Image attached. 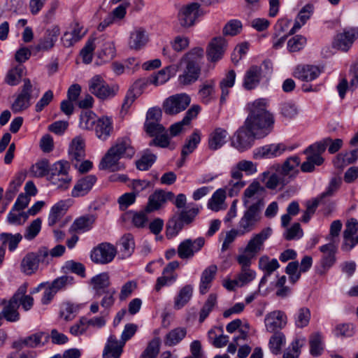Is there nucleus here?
<instances>
[{"label":"nucleus","mask_w":358,"mask_h":358,"mask_svg":"<svg viewBox=\"0 0 358 358\" xmlns=\"http://www.w3.org/2000/svg\"><path fill=\"white\" fill-rule=\"evenodd\" d=\"M299 266V262L293 261L288 263L285 268V273L289 275V280L292 284L296 282L301 278V273Z\"/></svg>","instance_id":"774afa93"},{"label":"nucleus","mask_w":358,"mask_h":358,"mask_svg":"<svg viewBox=\"0 0 358 358\" xmlns=\"http://www.w3.org/2000/svg\"><path fill=\"white\" fill-rule=\"evenodd\" d=\"M125 343L119 341L114 335H110L103 352V358H120Z\"/></svg>","instance_id":"cd10ccee"},{"label":"nucleus","mask_w":358,"mask_h":358,"mask_svg":"<svg viewBox=\"0 0 358 358\" xmlns=\"http://www.w3.org/2000/svg\"><path fill=\"white\" fill-rule=\"evenodd\" d=\"M27 284L24 283L21 285L13 295H17L16 303L18 306H22V308L25 310H29L34 305V298L31 295H27Z\"/></svg>","instance_id":"ea45409f"},{"label":"nucleus","mask_w":358,"mask_h":358,"mask_svg":"<svg viewBox=\"0 0 358 358\" xmlns=\"http://www.w3.org/2000/svg\"><path fill=\"white\" fill-rule=\"evenodd\" d=\"M285 336L282 332L273 333L269 340V348L274 355L280 353L282 346L285 344Z\"/></svg>","instance_id":"4d7b16f0"},{"label":"nucleus","mask_w":358,"mask_h":358,"mask_svg":"<svg viewBox=\"0 0 358 358\" xmlns=\"http://www.w3.org/2000/svg\"><path fill=\"white\" fill-rule=\"evenodd\" d=\"M310 317L311 313L308 308H299L294 315V320L296 327L303 329L307 327L309 324Z\"/></svg>","instance_id":"de8ad7c7"},{"label":"nucleus","mask_w":358,"mask_h":358,"mask_svg":"<svg viewBox=\"0 0 358 358\" xmlns=\"http://www.w3.org/2000/svg\"><path fill=\"white\" fill-rule=\"evenodd\" d=\"M136 150L131 145V141L129 138H118L102 158L99 164V169L117 171L124 168L120 164L121 158H132Z\"/></svg>","instance_id":"f03ea898"},{"label":"nucleus","mask_w":358,"mask_h":358,"mask_svg":"<svg viewBox=\"0 0 358 358\" xmlns=\"http://www.w3.org/2000/svg\"><path fill=\"white\" fill-rule=\"evenodd\" d=\"M199 213L198 206L188 207L180 212L175 213L168 220L166 225V236L168 239H172L178 235L185 225H189L194 222Z\"/></svg>","instance_id":"20e7f679"},{"label":"nucleus","mask_w":358,"mask_h":358,"mask_svg":"<svg viewBox=\"0 0 358 358\" xmlns=\"http://www.w3.org/2000/svg\"><path fill=\"white\" fill-rule=\"evenodd\" d=\"M217 271V267L215 264L208 266L203 271L199 283V292L201 294H205L208 292L215 279Z\"/></svg>","instance_id":"7c9ffc66"},{"label":"nucleus","mask_w":358,"mask_h":358,"mask_svg":"<svg viewBox=\"0 0 358 358\" xmlns=\"http://www.w3.org/2000/svg\"><path fill=\"white\" fill-rule=\"evenodd\" d=\"M42 220L36 218L26 228L24 237L27 241L34 239L41 230Z\"/></svg>","instance_id":"e2e57ef3"},{"label":"nucleus","mask_w":358,"mask_h":358,"mask_svg":"<svg viewBox=\"0 0 358 358\" xmlns=\"http://www.w3.org/2000/svg\"><path fill=\"white\" fill-rule=\"evenodd\" d=\"M264 203L262 199H258L255 202L245 206L244 210L241 217L237 228L246 235L256 229L262 218V210Z\"/></svg>","instance_id":"39448f33"},{"label":"nucleus","mask_w":358,"mask_h":358,"mask_svg":"<svg viewBox=\"0 0 358 358\" xmlns=\"http://www.w3.org/2000/svg\"><path fill=\"white\" fill-rule=\"evenodd\" d=\"M217 302V296L214 294H210L206 301L205 302L203 306L201 309L199 313V322H203L207 317L209 315L210 313L213 309Z\"/></svg>","instance_id":"0e129e2a"},{"label":"nucleus","mask_w":358,"mask_h":358,"mask_svg":"<svg viewBox=\"0 0 358 358\" xmlns=\"http://www.w3.org/2000/svg\"><path fill=\"white\" fill-rule=\"evenodd\" d=\"M215 84L213 80H208L200 85L198 95L203 103L208 104L215 99Z\"/></svg>","instance_id":"79ce46f5"},{"label":"nucleus","mask_w":358,"mask_h":358,"mask_svg":"<svg viewBox=\"0 0 358 358\" xmlns=\"http://www.w3.org/2000/svg\"><path fill=\"white\" fill-rule=\"evenodd\" d=\"M94 129L96 136L102 141L107 140L113 131V122L111 117L103 116L97 119Z\"/></svg>","instance_id":"b1692460"},{"label":"nucleus","mask_w":358,"mask_h":358,"mask_svg":"<svg viewBox=\"0 0 358 358\" xmlns=\"http://www.w3.org/2000/svg\"><path fill=\"white\" fill-rule=\"evenodd\" d=\"M205 13L206 12L199 3L192 2L183 5L179 8L177 18L182 27L189 28L194 26Z\"/></svg>","instance_id":"6e6552de"},{"label":"nucleus","mask_w":358,"mask_h":358,"mask_svg":"<svg viewBox=\"0 0 358 358\" xmlns=\"http://www.w3.org/2000/svg\"><path fill=\"white\" fill-rule=\"evenodd\" d=\"M358 38V29H345L343 32L336 35L334 47L343 52H347L352 47L355 41Z\"/></svg>","instance_id":"aec40b11"},{"label":"nucleus","mask_w":358,"mask_h":358,"mask_svg":"<svg viewBox=\"0 0 358 358\" xmlns=\"http://www.w3.org/2000/svg\"><path fill=\"white\" fill-rule=\"evenodd\" d=\"M323 72V67L310 64H300L294 69V78L304 82H311L317 79Z\"/></svg>","instance_id":"6ab92c4d"},{"label":"nucleus","mask_w":358,"mask_h":358,"mask_svg":"<svg viewBox=\"0 0 358 358\" xmlns=\"http://www.w3.org/2000/svg\"><path fill=\"white\" fill-rule=\"evenodd\" d=\"M141 93L140 83L138 82L134 83L125 95L122 105V110L127 112Z\"/></svg>","instance_id":"8fccbe9b"},{"label":"nucleus","mask_w":358,"mask_h":358,"mask_svg":"<svg viewBox=\"0 0 358 358\" xmlns=\"http://www.w3.org/2000/svg\"><path fill=\"white\" fill-rule=\"evenodd\" d=\"M191 102L190 96L185 93L170 96L163 103L164 113L169 115H176L185 110Z\"/></svg>","instance_id":"9b49d317"},{"label":"nucleus","mask_w":358,"mask_h":358,"mask_svg":"<svg viewBox=\"0 0 358 358\" xmlns=\"http://www.w3.org/2000/svg\"><path fill=\"white\" fill-rule=\"evenodd\" d=\"M69 171V162L66 160H59L50 166L48 180L57 188L68 189L72 180Z\"/></svg>","instance_id":"0eeeda50"},{"label":"nucleus","mask_w":358,"mask_h":358,"mask_svg":"<svg viewBox=\"0 0 358 358\" xmlns=\"http://www.w3.org/2000/svg\"><path fill=\"white\" fill-rule=\"evenodd\" d=\"M89 90L100 99L113 97L117 89L110 86L100 75L93 76L89 82Z\"/></svg>","instance_id":"ddd939ff"},{"label":"nucleus","mask_w":358,"mask_h":358,"mask_svg":"<svg viewBox=\"0 0 358 358\" xmlns=\"http://www.w3.org/2000/svg\"><path fill=\"white\" fill-rule=\"evenodd\" d=\"M85 141L80 137L74 138L69 148V158L72 164L83 160L85 157Z\"/></svg>","instance_id":"c85d7f7f"},{"label":"nucleus","mask_w":358,"mask_h":358,"mask_svg":"<svg viewBox=\"0 0 358 358\" xmlns=\"http://www.w3.org/2000/svg\"><path fill=\"white\" fill-rule=\"evenodd\" d=\"M287 323V316L286 313L280 310L267 313L264 318L266 329L270 333L281 332L280 330L285 327Z\"/></svg>","instance_id":"f3484780"},{"label":"nucleus","mask_w":358,"mask_h":358,"mask_svg":"<svg viewBox=\"0 0 358 358\" xmlns=\"http://www.w3.org/2000/svg\"><path fill=\"white\" fill-rule=\"evenodd\" d=\"M120 253L122 259L129 257L134 251L135 243L131 234L124 235L120 240Z\"/></svg>","instance_id":"a18cd8bd"},{"label":"nucleus","mask_w":358,"mask_h":358,"mask_svg":"<svg viewBox=\"0 0 358 358\" xmlns=\"http://www.w3.org/2000/svg\"><path fill=\"white\" fill-rule=\"evenodd\" d=\"M265 193V187L262 186L258 181H253L245 190L243 196V205L247 206L250 204V199L253 197H256L258 199H261L260 196H262ZM263 201V199H262Z\"/></svg>","instance_id":"a19ab883"},{"label":"nucleus","mask_w":358,"mask_h":358,"mask_svg":"<svg viewBox=\"0 0 358 358\" xmlns=\"http://www.w3.org/2000/svg\"><path fill=\"white\" fill-rule=\"evenodd\" d=\"M280 267V264L276 259H271L266 256H262L259 259V268L264 271L266 275H271L273 272Z\"/></svg>","instance_id":"603ef678"},{"label":"nucleus","mask_w":358,"mask_h":358,"mask_svg":"<svg viewBox=\"0 0 358 358\" xmlns=\"http://www.w3.org/2000/svg\"><path fill=\"white\" fill-rule=\"evenodd\" d=\"M255 138H258L257 134L244 122L233 136L231 144L238 151L243 152L252 146Z\"/></svg>","instance_id":"9d476101"},{"label":"nucleus","mask_w":358,"mask_h":358,"mask_svg":"<svg viewBox=\"0 0 358 358\" xmlns=\"http://www.w3.org/2000/svg\"><path fill=\"white\" fill-rule=\"evenodd\" d=\"M60 34V28L58 25H53L48 28L42 38L40 39L36 49L40 50H49L54 47Z\"/></svg>","instance_id":"5701e85b"},{"label":"nucleus","mask_w":358,"mask_h":358,"mask_svg":"<svg viewBox=\"0 0 358 358\" xmlns=\"http://www.w3.org/2000/svg\"><path fill=\"white\" fill-rule=\"evenodd\" d=\"M262 180L265 187L269 189H275L278 185H285L289 183V180L285 178L278 169L275 173L264 172Z\"/></svg>","instance_id":"c756f323"},{"label":"nucleus","mask_w":358,"mask_h":358,"mask_svg":"<svg viewBox=\"0 0 358 358\" xmlns=\"http://www.w3.org/2000/svg\"><path fill=\"white\" fill-rule=\"evenodd\" d=\"M32 91L33 85L31 80L29 78L24 79L20 92L17 94L11 106V109L14 113H20L31 106Z\"/></svg>","instance_id":"f8f14e48"},{"label":"nucleus","mask_w":358,"mask_h":358,"mask_svg":"<svg viewBox=\"0 0 358 358\" xmlns=\"http://www.w3.org/2000/svg\"><path fill=\"white\" fill-rule=\"evenodd\" d=\"M148 41V36L145 31L142 28H138L131 33L129 45L131 49L140 50L145 45Z\"/></svg>","instance_id":"37998d69"},{"label":"nucleus","mask_w":358,"mask_h":358,"mask_svg":"<svg viewBox=\"0 0 358 358\" xmlns=\"http://www.w3.org/2000/svg\"><path fill=\"white\" fill-rule=\"evenodd\" d=\"M314 12V6L310 3L306 4L299 12L292 28L289 31V35L294 34L310 18Z\"/></svg>","instance_id":"473e14b6"},{"label":"nucleus","mask_w":358,"mask_h":358,"mask_svg":"<svg viewBox=\"0 0 358 358\" xmlns=\"http://www.w3.org/2000/svg\"><path fill=\"white\" fill-rule=\"evenodd\" d=\"M262 69L259 66H250L245 73L243 86L247 90L255 89L262 79Z\"/></svg>","instance_id":"a878e982"},{"label":"nucleus","mask_w":358,"mask_h":358,"mask_svg":"<svg viewBox=\"0 0 358 358\" xmlns=\"http://www.w3.org/2000/svg\"><path fill=\"white\" fill-rule=\"evenodd\" d=\"M280 113L286 120H292L298 114V109L295 103L287 101L280 104Z\"/></svg>","instance_id":"052dcab7"},{"label":"nucleus","mask_w":358,"mask_h":358,"mask_svg":"<svg viewBox=\"0 0 358 358\" xmlns=\"http://www.w3.org/2000/svg\"><path fill=\"white\" fill-rule=\"evenodd\" d=\"M117 250L113 245L102 243L92 251L91 259L94 263L106 264L114 259Z\"/></svg>","instance_id":"dca6fc26"},{"label":"nucleus","mask_w":358,"mask_h":358,"mask_svg":"<svg viewBox=\"0 0 358 358\" xmlns=\"http://www.w3.org/2000/svg\"><path fill=\"white\" fill-rule=\"evenodd\" d=\"M226 198V192L223 189H217L213 194L211 199L208 203V206L213 211H218L221 208V205L224 203Z\"/></svg>","instance_id":"bf43d9fd"},{"label":"nucleus","mask_w":358,"mask_h":358,"mask_svg":"<svg viewBox=\"0 0 358 358\" xmlns=\"http://www.w3.org/2000/svg\"><path fill=\"white\" fill-rule=\"evenodd\" d=\"M193 287L191 285H186L180 288L173 300V308L176 310H180L185 307L192 297Z\"/></svg>","instance_id":"58836bf2"},{"label":"nucleus","mask_w":358,"mask_h":358,"mask_svg":"<svg viewBox=\"0 0 358 358\" xmlns=\"http://www.w3.org/2000/svg\"><path fill=\"white\" fill-rule=\"evenodd\" d=\"M48 335L40 331L24 338V342L26 347L34 348L43 345L45 343L48 342Z\"/></svg>","instance_id":"5fc2aeb1"},{"label":"nucleus","mask_w":358,"mask_h":358,"mask_svg":"<svg viewBox=\"0 0 358 358\" xmlns=\"http://www.w3.org/2000/svg\"><path fill=\"white\" fill-rule=\"evenodd\" d=\"M227 47L225 39L221 36L212 39L207 48V57L210 62H215L224 55Z\"/></svg>","instance_id":"4be33fe9"},{"label":"nucleus","mask_w":358,"mask_h":358,"mask_svg":"<svg viewBox=\"0 0 358 358\" xmlns=\"http://www.w3.org/2000/svg\"><path fill=\"white\" fill-rule=\"evenodd\" d=\"M156 159V155L147 150L141 159L136 161V168L141 171H147L155 162Z\"/></svg>","instance_id":"680f3d73"},{"label":"nucleus","mask_w":358,"mask_h":358,"mask_svg":"<svg viewBox=\"0 0 358 358\" xmlns=\"http://www.w3.org/2000/svg\"><path fill=\"white\" fill-rule=\"evenodd\" d=\"M266 99H259L249 105V113L245 120V126L252 129L258 138L267 136L272 130L274 118L267 110Z\"/></svg>","instance_id":"f257e3e1"},{"label":"nucleus","mask_w":358,"mask_h":358,"mask_svg":"<svg viewBox=\"0 0 358 358\" xmlns=\"http://www.w3.org/2000/svg\"><path fill=\"white\" fill-rule=\"evenodd\" d=\"M96 120V115L92 110L82 111L80 115L79 127L83 129H92Z\"/></svg>","instance_id":"6e6d98bb"},{"label":"nucleus","mask_w":358,"mask_h":358,"mask_svg":"<svg viewBox=\"0 0 358 358\" xmlns=\"http://www.w3.org/2000/svg\"><path fill=\"white\" fill-rule=\"evenodd\" d=\"M178 274L165 273V271L163 270L162 275L156 280L154 290L157 293L160 292L164 287H170L173 285L178 280Z\"/></svg>","instance_id":"3c124183"},{"label":"nucleus","mask_w":358,"mask_h":358,"mask_svg":"<svg viewBox=\"0 0 358 358\" xmlns=\"http://www.w3.org/2000/svg\"><path fill=\"white\" fill-rule=\"evenodd\" d=\"M236 261L241 266V271L237 274V278L243 287L253 281L257 275L255 270L250 268L252 261L246 256L238 255Z\"/></svg>","instance_id":"a211bd4d"},{"label":"nucleus","mask_w":358,"mask_h":358,"mask_svg":"<svg viewBox=\"0 0 358 358\" xmlns=\"http://www.w3.org/2000/svg\"><path fill=\"white\" fill-rule=\"evenodd\" d=\"M272 233L273 230L271 227H266L259 233L253 234L245 247L243 252L239 255L246 256L252 262V259L264 250V243Z\"/></svg>","instance_id":"1a4fd4ad"},{"label":"nucleus","mask_w":358,"mask_h":358,"mask_svg":"<svg viewBox=\"0 0 358 358\" xmlns=\"http://www.w3.org/2000/svg\"><path fill=\"white\" fill-rule=\"evenodd\" d=\"M331 141L330 138H326L321 141L309 145L303 152L307 155L306 161L301 164V170L303 173H310L315 170V166H320L324 162L322 154L326 150L327 144Z\"/></svg>","instance_id":"423d86ee"},{"label":"nucleus","mask_w":358,"mask_h":358,"mask_svg":"<svg viewBox=\"0 0 358 358\" xmlns=\"http://www.w3.org/2000/svg\"><path fill=\"white\" fill-rule=\"evenodd\" d=\"M174 197L175 195L172 192H166L161 189H156L149 196L145 210L150 213L157 211L164 208L168 201H173Z\"/></svg>","instance_id":"2eb2a0df"},{"label":"nucleus","mask_w":358,"mask_h":358,"mask_svg":"<svg viewBox=\"0 0 358 358\" xmlns=\"http://www.w3.org/2000/svg\"><path fill=\"white\" fill-rule=\"evenodd\" d=\"M22 239V236L20 233L12 234L10 233H1L0 234V241H1V245L6 246L8 245V250L10 252H13L17 248L20 242Z\"/></svg>","instance_id":"864d4df0"},{"label":"nucleus","mask_w":358,"mask_h":358,"mask_svg":"<svg viewBox=\"0 0 358 358\" xmlns=\"http://www.w3.org/2000/svg\"><path fill=\"white\" fill-rule=\"evenodd\" d=\"M300 164V157L297 155H294L288 157L278 170L285 178H287L289 182L291 179L296 178L298 175Z\"/></svg>","instance_id":"bb28decb"},{"label":"nucleus","mask_w":358,"mask_h":358,"mask_svg":"<svg viewBox=\"0 0 358 358\" xmlns=\"http://www.w3.org/2000/svg\"><path fill=\"white\" fill-rule=\"evenodd\" d=\"M159 348L160 339L158 337H155L148 343L146 348L141 354V357L156 358L159 352Z\"/></svg>","instance_id":"338daca9"},{"label":"nucleus","mask_w":358,"mask_h":358,"mask_svg":"<svg viewBox=\"0 0 358 358\" xmlns=\"http://www.w3.org/2000/svg\"><path fill=\"white\" fill-rule=\"evenodd\" d=\"M96 220L92 214H87L76 218L71 226L70 230L75 232L84 233L90 231Z\"/></svg>","instance_id":"2f4dec72"},{"label":"nucleus","mask_w":358,"mask_h":358,"mask_svg":"<svg viewBox=\"0 0 358 358\" xmlns=\"http://www.w3.org/2000/svg\"><path fill=\"white\" fill-rule=\"evenodd\" d=\"M78 306L69 302L64 303L60 309L59 316L66 322L73 320L78 313Z\"/></svg>","instance_id":"13d9d810"},{"label":"nucleus","mask_w":358,"mask_h":358,"mask_svg":"<svg viewBox=\"0 0 358 358\" xmlns=\"http://www.w3.org/2000/svg\"><path fill=\"white\" fill-rule=\"evenodd\" d=\"M203 56V49L194 48L186 53L182 59L185 66L178 76L180 85L186 86L194 83L201 74V62Z\"/></svg>","instance_id":"7ed1b4c3"},{"label":"nucleus","mask_w":358,"mask_h":358,"mask_svg":"<svg viewBox=\"0 0 358 358\" xmlns=\"http://www.w3.org/2000/svg\"><path fill=\"white\" fill-rule=\"evenodd\" d=\"M187 334L185 327H177L171 330L164 338V344L167 346H174L178 344Z\"/></svg>","instance_id":"49530a36"},{"label":"nucleus","mask_w":358,"mask_h":358,"mask_svg":"<svg viewBox=\"0 0 358 358\" xmlns=\"http://www.w3.org/2000/svg\"><path fill=\"white\" fill-rule=\"evenodd\" d=\"M17 295H13L8 301L1 312L3 317L8 322H14L20 320V314L17 311L18 306L15 301Z\"/></svg>","instance_id":"c03bdc74"},{"label":"nucleus","mask_w":358,"mask_h":358,"mask_svg":"<svg viewBox=\"0 0 358 358\" xmlns=\"http://www.w3.org/2000/svg\"><path fill=\"white\" fill-rule=\"evenodd\" d=\"M39 266V259L35 252L27 253L20 263L21 271L27 275H31L36 273Z\"/></svg>","instance_id":"4c0bfd02"},{"label":"nucleus","mask_w":358,"mask_h":358,"mask_svg":"<svg viewBox=\"0 0 358 358\" xmlns=\"http://www.w3.org/2000/svg\"><path fill=\"white\" fill-rule=\"evenodd\" d=\"M228 136L227 130L220 127L215 129L209 135L208 148L212 150L220 149L226 143Z\"/></svg>","instance_id":"72a5a7b5"},{"label":"nucleus","mask_w":358,"mask_h":358,"mask_svg":"<svg viewBox=\"0 0 358 358\" xmlns=\"http://www.w3.org/2000/svg\"><path fill=\"white\" fill-rule=\"evenodd\" d=\"M201 131L196 129L193 133L186 139L185 143L182 146L181 155L182 161H185L186 157L192 153L197 148L201 140Z\"/></svg>","instance_id":"e433bc0d"},{"label":"nucleus","mask_w":358,"mask_h":358,"mask_svg":"<svg viewBox=\"0 0 358 358\" xmlns=\"http://www.w3.org/2000/svg\"><path fill=\"white\" fill-rule=\"evenodd\" d=\"M68 208L67 201L64 200H60L52 206L48 215V225L50 227L55 225L65 215Z\"/></svg>","instance_id":"f704fd0d"},{"label":"nucleus","mask_w":358,"mask_h":358,"mask_svg":"<svg viewBox=\"0 0 358 358\" xmlns=\"http://www.w3.org/2000/svg\"><path fill=\"white\" fill-rule=\"evenodd\" d=\"M50 169V166L49 161L46 159H43L38 161L31 166L30 173L34 177L43 178L45 176L48 180Z\"/></svg>","instance_id":"09e8293b"},{"label":"nucleus","mask_w":358,"mask_h":358,"mask_svg":"<svg viewBox=\"0 0 358 358\" xmlns=\"http://www.w3.org/2000/svg\"><path fill=\"white\" fill-rule=\"evenodd\" d=\"M205 244V239L199 237L196 239L187 238L183 240L178 246L177 254L181 259H192L199 252Z\"/></svg>","instance_id":"4468645a"},{"label":"nucleus","mask_w":358,"mask_h":358,"mask_svg":"<svg viewBox=\"0 0 358 358\" xmlns=\"http://www.w3.org/2000/svg\"><path fill=\"white\" fill-rule=\"evenodd\" d=\"M306 38L302 35H296L287 42V49L290 52H295L302 50L306 44Z\"/></svg>","instance_id":"69168bd1"},{"label":"nucleus","mask_w":358,"mask_h":358,"mask_svg":"<svg viewBox=\"0 0 358 358\" xmlns=\"http://www.w3.org/2000/svg\"><path fill=\"white\" fill-rule=\"evenodd\" d=\"M90 282L95 291V295L100 296L108 289L110 284L109 275L106 272L97 274L92 278Z\"/></svg>","instance_id":"c9c22d12"},{"label":"nucleus","mask_w":358,"mask_h":358,"mask_svg":"<svg viewBox=\"0 0 358 358\" xmlns=\"http://www.w3.org/2000/svg\"><path fill=\"white\" fill-rule=\"evenodd\" d=\"M97 181L95 175H87L78 179L71 190L73 197H80L87 195Z\"/></svg>","instance_id":"412c9836"},{"label":"nucleus","mask_w":358,"mask_h":358,"mask_svg":"<svg viewBox=\"0 0 358 358\" xmlns=\"http://www.w3.org/2000/svg\"><path fill=\"white\" fill-rule=\"evenodd\" d=\"M320 251L322 253L320 265L325 271L329 270L336 262L337 247L334 243H329L320 246Z\"/></svg>","instance_id":"393cba45"}]
</instances>
